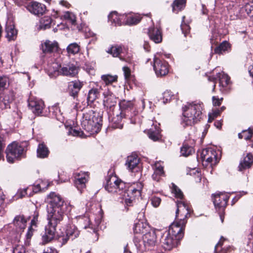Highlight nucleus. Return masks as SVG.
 <instances>
[{"label":"nucleus","instance_id":"nucleus-1","mask_svg":"<svg viewBox=\"0 0 253 253\" xmlns=\"http://www.w3.org/2000/svg\"><path fill=\"white\" fill-rule=\"evenodd\" d=\"M142 188V184L137 182L136 187L131 186L126 190L125 183L114 175L107 178L105 186V189L108 192L116 194L126 206H131L135 199L140 196Z\"/></svg>","mask_w":253,"mask_h":253},{"label":"nucleus","instance_id":"nucleus-2","mask_svg":"<svg viewBox=\"0 0 253 253\" xmlns=\"http://www.w3.org/2000/svg\"><path fill=\"white\" fill-rule=\"evenodd\" d=\"M183 230L182 226L176 223H172L168 230L162 235L161 243L162 247L167 250H170L177 246L179 241L183 237Z\"/></svg>","mask_w":253,"mask_h":253},{"label":"nucleus","instance_id":"nucleus-3","mask_svg":"<svg viewBox=\"0 0 253 253\" xmlns=\"http://www.w3.org/2000/svg\"><path fill=\"white\" fill-rule=\"evenodd\" d=\"M203 103L194 101L187 103L182 108V124L184 126H192L201 119Z\"/></svg>","mask_w":253,"mask_h":253},{"label":"nucleus","instance_id":"nucleus-4","mask_svg":"<svg viewBox=\"0 0 253 253\" xmlns=\"http://www.w3.org/2000/svg\"><path fill=\"white\" fill-rule=\"evenodd\" d=\"M101 119L92 110H89L83 115L81 121L82 127L90 133L97 132L101 127Z\"/></svg>","mask_w":253,"mask_h":253},{"label":"nucleus","instance_id":"nucleus-5","mask_svg":"<svg viewBox=\"0 0 253 253\" xmlns=\"http://www.w3.org/2000/svg\"><path fill=\"white\" fill-rule=\"evenodd\" d=\"M177 210L176 211V219L175 222L178 225L184 229L187 223V219L190 216L191 210L190 206L187 202L182 200H177L176 202Z\"/></svg>","mask_w":253,"mask_h":253},{"label":"nucleus","instance_id":"nucleus-6","mask_svg":"<svg viewBox=\"0 0 253 253\" xmlns=\"http://www.w3.org/2000/svg\"><path fill=\"white\" fill-rule=\"evenodd\" d=\"M24 148L18 143L13 142L9 144L6 150V160L9 163H13L16 160L23 157Z\"/></svg>","mask_w":253,"mask_h":253},{"label":"nucleus","instance_id":"nucleus-7","mask_svg":"<svg viewBox=\"0 0 253 253\" xmlns=\"http://www.w3.org/2000/svg\"><path fill=\"white\" fill-rule=\"evenodd\" d=\"M218 153V152L211 148L203 150L201 156L203 165H205V162L207 163L205 164L207 166L209 164L211 166L216 165L219 161V158L217 157Z\"/></svg>","mask_w":253,"mask_h":253},{"label":"nucleus","instance_id":"nucleus-8","mask_svg":"<svg viewBox=\"0 0 253 253\" xmlns=\"http://www.w3.org/2000/svg\"><path fill=\"white\" fill-rule=\"evenodd\" d=\"M79 235V231L74 225H68L64 232L58 234V240L61 243V246L65 244L70 237L77 238Z\"/></svg>","mask_w":253,"mask_h":253},{"label":"nucleus","instance_id":"nucleus-9","mask_svg":"<svg viewBox=\"0 0 253 253\" xmlns=\"http://www.w3.org/2000/svg\"><path fill=\"white\" fill-rule=\"evenodd\" d=\"M153 69L158 77L168 74L169 71V64L164 60H161L155 55L153 59Z\"/></svg>","mask_w":253,"mask_h":253},{"label":"nucleus","instance_id":"nucleus-10","mask_svg":"<svg viewBox=\"0 0 253 253\" xmlns=\"http://www.w3.org/2000/svg\"><path fill=\"white\" fill-rule=\"evenodd\" d=\"M212 197L216 210L224 211L229 198L228 194L225 192H218L213 194Z\"/></svg>","mask_w":253,"mask_h":253},{"label":"nucleus","instance_id":"nucleus-11","mask_svg":"<svg viewBox=\"0 0 253 253\" xmlns=\"http://www.w3.org/2000/svg\"><path fill=\"white\" fill-rule=\"evenodd\" d=\"M64 211L63 209H47L48 222L53 225H57L63 220Z\"/></svg>","mask_w":253,"mask_h":253},{"label":"nucleus","instance_id":"nucleus-12","mask_svg":"<svg viewBox=\"0 0 253 253\" xmlns=\"http://www.w3.org/2000/svg\"><path fill=\"white\" fill-rule=\"evenodd\" d=\"M88 178L89 175L87 172L81 171L75 174L74 184L78 190L81 192L85 188V184Z\"/></svg>","mask_w":253,"mask_h":253},{"label":"nucleus","instance_id":"nucleus-13","mask_svg":"<svg viewBox=\"0 0 253 253\" xmlns=\"http://www.w3.org/2000/svg\"><path fill=\"white\" fill-rule=\"evenodd\" d=\"M56 225H53L48 222L45 226L44 233L42 236V241L46 244L50 242L55 237Z\"/></svg>","mask_w":253,"mask_h":253},{"label":"nucleus","instance_id":"nucleus-14","mask_svg":"<svg viewBox=\"0 0 253 253\" xmlns=\"http://www.w3.org/2000/svg\"><path fill=\"white\" fill-rule=\"evenodd\" d=\"M27 9L35 15H42L46 10L45 6L40 2L32 1L26 6Z\"/></svg>","mask_w":253,"mask_h":253},{"label":"nucleus","instance_id":"nucleus-15","mask_svg":"<svg viewBox=\"0 0 253 253\" xmlns=\"http://www.w3.org/2000/svg\"><path fill=\"white\" fill-rule=\"evenodd\" d=\"M29 107L35 115H39L42 113L44 107V102L42 100L31 98L29 100Z\"/></svg>","mask_w":253,"mask_h":253},{"label":"nucleus","instance_id":"nucleus-16","mask_svg":"<svg viewBox=\"0 0 253 253\" xmlns=\"http://www.w3.org/2000/svg\"><path fill=\"white\" fill-rule=\"evenodd\" d=\"M156 239L157 237L154 231L151 230L146 233L143 236V241L146 249L151 250V248L155 245Z\"/></svg>","mask_w":253,"mask_h":253},{"label":"nucleus","instance_id":"nucleus-17","mask_svg":"<svg viewBox=\"0 0 253 253\" xmlns=\"http://www.w3.org/2000/svg\"><path fill=\"white\" fill-rule=\"evenodd\" d=\"M50 198L49 201V206L47 209H56L59 208L63 209L64 201L62 200L60 196L56 195L55 193H50L49 195Z\"/></svg>","mask_w":253,"mask_h":253},{"label":"nucleus","instance_id":"nucleus-18","mask_svg":"<svg viewBox=\"0 0 253 253\" xmlns=\"http://www.w3.org/2000/svg\"><path fill=\"white\" fill-rule=\"evenodd\" d=\"M218 79L220 90L221 92L227 91L229 89L228 85L230 84V78L224 72L218 73L216 75Z\"/></svg>","mask_w":253,"mask_h":253},{"label":"nucleus","instance_id":"nucleus-19","mask_svg":"<svg viewBox=\"0 0 253 253\" xmlns=\"http://www.w3.org/2000/svg\"><path fill=\"white\" fill-rule=\"evenodd\" d=\"M127 16L125 14H118L116 11L112 12L108 16L109 21L115 26L124 24Z\"/></svg>","mask_w":253,"mask_h":253},{"label":"nucleus","instance_id":"nucleus-20","mask_svg":"<svg viewBox=\"0 0 253 253\" xmlns=\"http://www.w3.org/2000/svg\"><path fill=\"white\" fill-rule=\"evenodd\" d=\"M248 16L253 17V5L250 3H247L241 7L237 14V16L241 19Z\"/></svg>","mask_w":253,"mask_h":253},{"label":"nucleus","instance_id":"nucleus-21","mask_svg":"<svg viewBox=\"0 0 253 253\" xmlns=\"http://www.w3.org/2000/svg\"><path fill=\"white\" fill-rule=\"evenodd\" d=\"M103 104L107 108H112L115 106L117 103L116 98L115 95L109 90L103 93Z\"/></svg>","mask_w":253,"mask_h":253},{"label":"nucleus","instance_id":"nucleus-22","mask_svg":"<svg viewBox=\"0 0 253 253\" xmlns=\"http://www.w3.org/2000/svg\"><path fill=\"white\" fill-rule=\"evenodd\" d=\"M6 37L8 41L14 40L17 37V31L12 21L8 20L5 26Z\"/></svg>","mask_w":253,"mask_h":253},{"label":"nucleus","instance_id":"nucleus-23","mask_svg":"<svg viewBox=\"0 0 253 253\" xmlns=\"http://www.w3.org/2000/svg\"><path fill=\"white\" fill-rule=\"evenodd\" d=\"M58 48V43L55 41L46 40L41 44V49L44 53L55 52L57 51Z\"/></svg>","mask_w":253,"mask_h":253},{"label":"nucleus","instance_id":"nucleus-24","mask_svg":"<svg viewBox=\"0 0 253 253\" xmlns=\"http://www.w3.org/2000/svg\"><path fill=\"white\" fill-rule=\"evenodd\" d=\"M148 33L150 39L155 43H158L162 41V32L159 28H150Z\"/></svg>","mask_w":253,"mask_h":253},{"label":"nucleus","instance_id":"nucleus-25","mask_svg":"<svg viewBox=\"0 0 253 253\" xmlns=\"http://www.w3.org/2000/svg\"><path fill=\"white\" fill-rule=\"evenodd\" d=\"M126 49L121 46H113L107 50V52L112 55L114 57H118L121 60L125 59Z\"/></svg>","mask_w":253,"mask_h":253},{"label":"nucleus","instance_id":"nucleus-26","mask_svg":"<svg viewBox=\"0 0 253 253\" xmlns=\"http://www.w3.org/2000/svg\"><path fill=\"white\" fill-rule=\"evenodd\" d=\"M139 163V159L138 156L132 154L127 157L126 166L129 171H133L137 167Z\"/></svg>","mask_w":253,"mask_h":253},{"label":"nucleus","instance_id":"nucleus-27","mask_svg":"<svg viewBox=\"0 0 253 253\" xmlns=\"http://www.w3.org/2000/svg\"><path fill=\"white\" fill-rule=\"evenodd\" d=\"M60 64L57 62H54L48 64L46 69L48 75L51 77H55L60 74Z\"/></svg>","mask_w":253,"mask_h":253},{"label":"nucleus","instance_id":"nucleus-28","mask_svg":"<svg viewBox=\"0 0 253 253\" xmlns=\"http://www.w3.org/2000/svg\"><path fill=\"white\" fill-rule=\"evenodd\" d=\"M82 85V83L79 80H75L69 82L68 86L70 95L74 98L77 96Z\"/></svg>","mask_w":253,"mask_h":253},{"label":"nucleus","instance_id":"nucleus-29","mask_svg":"<svg viewBox=\"0 0 253 253\" xmlns=\"http://www.w3.org/2000/svg\"><path fill=\"white\" fill-rule=\"evenodd\" d=\"M27 219L23 215H17L13 220V224L17 230L23 231L26 227Z\"/></svg>","mask_w":253,"mask_h":253},{"label":"nucleus","instance_id":"nucleus-30","mask_svg":"<svg viewBox=\"0 0 253 253\" xmlns=\"http://www.w3.org/2000/svg\"><path fill=\"white\" fill-rule=\"evenodd\" d=\"M253 163V156L250 153L247 154L246 156L244 158L243 160L240 163L239 166V170L242 171L244 169L250 168Z\"/></svg>","mask_w":253,"mask_h":253},{"label":"nucleus","instance_id":"nucleus-31","mask_svg":"<svg viewBox=\"0 0 253 253\" xmlns=\"http://www.w3.org/2000/svg\"><path fill=\"white\" fill-rule=\"evenodd\" d=\"M78 74V69L73 65H67L60 69V74L64 76L74 77Z\"/></svg>","mask_w":253,"mask_h":253},{"label":"nucleus","instance_id":"nucleus-32","mask_svg":"<svg viewBox=\"0 0 253 253\" xmlns=\"http://www.w3.org/2000/svg\"><path fill=\"white\" fill-rule=\"evenodd\" d=\"M123 113L121 112L120 114L116 115L113 117L110 122V125L114 128H123V124L122 123Z\"/></svg>","mask_w":253,"mask_h":253},{"label":"nucleus","instance_id":"nucleus-33","mask_svg":"<svg viewBox=\"0 0 253 253\" xmlns=\"http://www.w3.org/2000/svg\"><path fill=\"white\" fill-rule=\"evenodd\" d=\"M148 228L149 227L146 223L138 221L134 224L133 229L135 234H143L148 230Z\"/></svg>","mask_w":253,"mask_h":253},{"label":"nucleus","instance_id":"nucleus-34","mask_svg":"<svg viewBox=\"0 0 253 253\" xmlns=\"http://www.w3.org/2000/svg\"><path fill=\"white\" fill-rule=\"evenodd\" d=\"M160 132L159 127L156 126L154 128H151L149 130L148 135L151 139L156 141L161 138Z\"/></svg>","mask_w":253,"mask_h":253},{"label":"nucleus","instance_id":"nucleus-35","mask_svg":"<svg viewBox=\"0 0 253 253\" xmlns=\"http://www.w3.org/2000/svg\"><path fill=\"white\" fill-rule=\"evenodd\" d=\"M50 111L52 112L53 117L55 118L57 120L60 122H63L64 117L62 113L61 112L60 108L57 105H55L51 107Z\"/></svg>","mask_w":253,"mask_h":253},{"label":"nucleus","instance_id":"nucleus-36","mask_svg":"<svg viewBox=\"0 0 253 253\" xmlns=\"http://www.w3.org/2000/svg\"><path fill=\"white\" fill-rule=\"evenodd\" d=\"M14 99L13 95L12 92H10L8 94L4 95L3 99L0 102V106L3 109L9 108V103Z\"/></svg>","mask_w":253,"mask_h":253},{"label":"nucleus","instance_id":"nucleus-37","mask_svg":"<svg viewBox=\"0 0 253 253\" xmlns=\"http://www.w3.org/2000/svg\"><path fill=\"white\" fill-rule=\"evenodd\" d=\"M52 20L50 17L46 16L42 17L40 21L39 29L45 30L50 27Z\"/></svg>","mask_w":253,"mask_h":253},{"label":"nucleus","instance_id":"nucleus-38","mask_svg":"<svg viewBox=\"0 0 253 253\" xmlns=\"http://www.w3.org/2000/svg\"><path fill=\"white\" fill-rule=\"evenodd\" d=\"M49 151L47 147L43 143L39 144L37 149V156L41 158H44L47 157Z\"/></svg>","mask_w":253,"mask_h":253},{"label":"nucleus","instance_id":"nucleus-39","mask_svg":"<svg viewBox=\"0 0 253 253\" xmlns=\"http://www.w3.org/2000/svg\"><path fill=\"white\" fill-rule=\"evenodd\" d=\"M127 17L125 20V25H133L137 24L140 22L141 17L138 15H132L131 14H125Z\"/></svg>","mask_w":253,"mask_h":253},{"label":"nucleus","instance_id":"nucleus-40","mask_svg":"<svg viewBox=\"0 0 253 253\" xmlns=\"http://www.w3.org/2000/svg\"><path fill=\"white\" fill-rule=\"evenodd\" d=\"M100 87L99 88H92L89 91L87 96L88 102L92 103L98 97L100 94Z\"/></svg>","mask_w":253,"mask_h":253},{"label":"nucleus","instance_id":"nucleus-41","mask_svg":"<svg viewBox=\"0 0 253 253\" xmlns=\"http://www.w3.org/2000/svg\"><path fill=\"white\" fill-rule=\"evenodd\" d=\"M186 0H175L172 5L174 12H178L183 9L185 6Z\"/></svg>","mask_w":253,"mask_h":253},{"label":"nucleus","instance_id":"nucleus-42","mask_svg":"<svg viewBox=\"0 0 253 253\" xmlns=\"http://www.w3.org/2000/svg\"><path fill=\"white\" fill-rule=\"evenodd\" d=\"M118 76H112L109 74L103 75L101 76V79L106 85H108L117 81Z\"/></svg>","mask_w":253,"mask_h":253},{"label":"nucleus","instance_id":"nucleus-43","mask_svg":"<svg viewBox=\"0 0 253 253\" xmlns=\"http://www.w3.org/2000/svg\"><path fill=\"white\" fill-rule=\"evenodd\" d=\"M80 50V45L76 42L70 44L67 47V51L68 53L73 55L78 53Z\"/></svg>","mask_w":253,"mask_h":253},{"label":"nucleus","instance_id":"nucleus-44","mask_svg":"<svg viewBox=\"0 0 253 253\" xmlns=\"http://www.w3.org/2000/svg\"><path fill=\"white\" fill-rule=\"evenodd\" d=\"M229 47V43L226 41L223 42L214 49V52L217 54H221L225 51Z\"/></svg>","mask_w":253,"mask_h":253},{"label":"nucleus","instance_id":"nucleus-45","mask_svg":"<svg viewBox=\"0 0 253 253\" xmlns=\"http://www.w3.org/2000/svg\"><path fill=\"white\" fill-rule=\"evenodd\" d=\"M180 152L182 156L187 157L194 152V149L192 147L185 144L181 147Z\"/></svg>","mask_w":253,"mask_h":253},{"label":"nucleus","instance_id":"nucleus-46","mask_svg":"<svg viewBox=\"0 0 253 253\" xmlns=\"http://www.w3.org/2000/svg\"><path fill=\"white\" fill-rule=\"evenodd\" d=\"M48 186L49 184H48L46 186H44V183L43 182H42L40 184H37L31 187H29V188L31 189V191H32L33 193H36L41 190H44L45 189H47Z\"/></svg>","mask_w":253,"mask_h":253},{"label":"nucleus","instance_id":"nucleus-47","mask_svg":"<svg viewBox=\"0 0 253 253\" xmlns=\"http://www.w3.org/2000/svg\"><path fill=\"white\" fill-rule=\"evenodd\" d=\"M171 192L174 194L176 198L179 199L180 200H182L183 195L181 190L174 184L171 183Z\"/></svg>","mask_w":253,"mask_h":253},{"label":"nucleus","instance_id":"nucleus-48","mask_svg":"<svg viewBox=\"0 0 253 253\" xmlns=\"http://www.w3.org/2000/svg\"><path fill=\"white\" fill-rule=\"evenodd\" d=\"M252 130L249 128L247 130H243L241 133L238 134L239 138H244L246 140H249L252 136Z\"/></svg>","mask_w":253,"mask_h":253},{"label":"nucleus","instance_id":"nucleus-49","mask_svg":"<svg viewBox=\"0 0 253 253\" xmlns=\"http://www.w3.org/2000/svg\"><path fill=\"white\" fill-rule=\"evenodd\" d=\"M65 19L67 20L69 22L72 24H74L76 22V17L75 14L72 12L66 11L63 15H62Z\"/></svg>","mask_w":253,"mask_h":253},{"label":"nucleus","instance_id":"nucleus-50","mask_svg":"<svg viewBox=\"0 0 253 253\" xmlns=\"http://www.w3.org/2000/svg\"><path fill=\"white\" fill-rule=\"evenodd\" d=\"M174 97L173 93L169 90H167L163 93V102L164 104H166L169 102L172 98Z\"/></svg>","mask_w":253,"mask_h":253},{"label":"nucleus","instance_id":"nucleus-51","mask_svg":"<svg viewBox=\"0 0 253 253\" xmlns=\"http://www.w3.org/2000/svg\"><path fill=\"white\" fill-rule=\"evenodd\" d=\"M5 196L0 188V215L2 216L5 213L4 204Z\"/></svg>","mask_w":253,"mask_h":253},{"label":"nucleus","instance_id":"nucleus-52","mask_svg":"<svg viewBox=\"0 0 253 253\" xmlns=\"http://www.w3.org/2000/svg\"><path fill=\"white\" fill-rule=\"evenodd\" d=\"M133 104L131 101L123 100L119 103V106L121 110H127L132 107Z\"/></svg>","mask_w":253,"mask_h":253},{"label":"nucleus","instance_id":"nucleus-53","mask_svg":"<svg viewBox=\"0 0 253 253\" xmlns=\"http://www.w3.org/2000/svg\"><path fill=\"white\" fill-rule=\"evenodd\" d=\"M35 231V228L34 227H32L29 226L28 227V230L26 234V240H25V244L27 245H29L31 239L33 235L34 232Z\"/></svg>","mask_w":253,"mask_h":253},{"label":"nucleus","instance_id":"nucleus-54","mask_svg":"<svg viewBox=\"0 0 253 253\" xmlns=\"http://www.w3.org/2000/svg\"><path fill=\"white\" fill-rule=\"evenodd\" d=\"M163 169L164 168L161 162H157L155 163L153 166L154 171H155L156 172H158L159 174H161L162 175L164 174Z\"/></svg>","mask_w":253,"mask_h":253},{"label":"nucleus","instance_id":"nucleus-55","mask_svg":"<svg viewBox=\"0 0 253 253\" xmlns=\"http://www.w3.org/2000/svg\"><path fill=\"white\" fill-rule=\"evenodd\" d=\"M8 82V78L6 76H0V90L4 89Z\"/></svg>","mask_w":253,"mask_h":253},{"label":"nucleus","instance_id":"nucleus-56","mask_svg":"<svg viewBox=\"0 0 253 253\" xmlns=\"http://www.w3.org/2000/svg\"><path fill=\"white\" fill-rule=\"evenodd\" d=\"M67 128L68 129L67 132L68 135H72L74 136H81L83 133L82 131L73 129L71 127H67Z\"/></svg>","mask_w":253,"mask_h":253},{"label":"nucleus","instance_id":"nucleus-57","mask_svg":"<svg viewBox=\"0 0 253 253\" xmlns=\"http://www.w3.org/2000/svg\"><path fill=\"white\" fill-rule=\"evenodd\" d=\"M38 217H39V213L38 212H35L33 215V219L31 221L30 227H34L36 228L37 226V224L38 222Z\"/></svg>","mask_w":253,"mask_h":253},{"label":"nucleus","instance_id":"nucleus-58","mask_svg":"<svg viewBox=\"0 0 253 253\" xmlns=\"http://www.w3.org/2000/svg\"><path fill=\"white\" fill-rule=\"evenodd\" d=\"M13 253H26L25 248L22 245H18L13 248Z\"/></svg>","mask_w":253,"mask_h":253},{"label":"nucleus","instance_id":"nucleus-59","mask_svg":"<svg viewBox=\"0 0 253 253\" xmlns=\"http://www.w3.org/2000/svg\"><path fill=\"white\" fill-rule=\"evenodd\" d=\"M181 29L182 33L184 35V36L186 37V35L190 31V27L187 24H185L183 22L181 24Z\"/></svg>","mask_w":253,"mask_h":253},{"label":"nucleus","instance_id":"nucleus-60","mask_svg":"<svg viewBox=\"0 0 253 253\" xmlns=\"http://www.w3.org/2000/svg\"><path fill=\"white\" fill-rule=\"evenodd\" d=\"M84 220L89 223L88 226L86 225V224H85L84 226H83V228H84V229H86L88 227V228H91V229H94L95 228V226H98L99 224V222L98 221L96 223V224L95 225H93L91 223H89V222H90V219L89 218H87V217H85L84 218Z\"/></svg>","mask_w":253,"mask_h":253},{"label":"nucleus","instance_id":"nucleus-61","mask_svg":"<svg viewBox=\"0 0 253 253\" xmlns=\"http://www.w3.org/2000/svg\"><path fill=\"white\" fill-rule=\"evenodd\" d=\"M161 202V199L158 197H153L151 199V204L153 207L157 208L158 207Z\"/></svg>","mask_w":253,"mask_h":253},{"label":"nucleus","instance_id":"nucleus-62","mask_svg":"<svg viewBox=\"0 0 253 253\" xmlns=\"http://www.w3.org/2000/svg\"><path fill=\"white\" fill-rule=\"evenodd\" d=\"M29 191L31 192V189L30 188H25L21 191L19 192L18 196L20 197V198H22L23 197H24L26 195H29V196H31L32 195V194L31 192L28 193Z\"/></svg>","mask_w":253,"mask_h":253},{"label":"nucleus","instance_id":"nucleus-63","mask_svg":"<svg viewBox=\"0 0 253 253\" xmlns=\"http://www.w3.org/2000/svg\"><path fill=\"white\" fill-rule=\"evenodd\" d=\"M223 98H221L220 99L216 97L215 96L212 97V102L214 106H219L220 105L221 102L222 101Z\"/></svg>","mask_w":253,"mask_h":253},{"label":"nucleus","instance_id":"nucleus-64","mask_svg":"<svg viewBox=\"0 0 253 253\" xmlns=\"http://www.w3.org/2000/svg\"><path fill=\"white\" fill-rule=\"evenodd\" d=\"M124 76L126 79H128L130 76V70L127 67H124L123 68Z\"/></svg>","mask_w":253,"mask_h":253}]
</instances>
